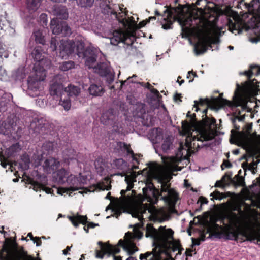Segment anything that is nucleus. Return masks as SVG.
Segmentation results:
<instances>
[{
  "label": "nucleus",
  "instance_id": "obj_1",
  "mask_svg": "<svg viewBox=\"0 0 260 260\" xmlns=\"http://www.w3.org/2000/svg\"><path fill=\"white\" fill-rule=\"evenodd\" d=\"M174 231L171 229H165L160 226L159 230H157L151 224H147L146 229L145 236L146 237H151L153 240V246L155 247L151 252H147L144 254H141L139 256L140 260L147 259L148 257L152 255L150 260H158L160 252L159 250L162 247L167 245L170 240H173Z\"/></svg>",
  "mask_w": 260,
  "mask_h": 260
},
{
  "label": "nucleus",
  "instance_id": "obj_2",
  "mask_svg": "<svg viewBox=\"0 0 260 260\" xmlns=\"http://www.w3.org/2000/svg\"><path fill=\"white\" fill-rule=\"evenodd\" d=\"M231 224L220 225L217 223V220L207 222L206 224V233L209 234V238L212 236L218 238H223L228 240L238 241V229Z\"/></svg>",
  "mask_w": 260,
  "mask_h": 260
},
{
  "label": "nucleus",
  "instance_id": "obj_3",
  "mask_svg": "<svg viewBox=\"0 0 260 260\" xmlns=\"http://www.w3.org/2000/svg\"><path fill=\"white\" fill-rule=\"evenodd\" d=\"M108 9H104V13L106 14H110L112 17H114L119 23H121L122 26L126 29V32L122 31L121 29L115 30L113 33V37L110 38L111 44L113 45H117L120 42L127 44L126 41L130 37V21L126 19L125 17L123 18V16L125 15L124 12H122V18L118 16L116 12L112 9V8L108 5H106Z\"/></svg>",
  "mask_w": 260,
  "mask_h": 260
},
{
  "label": "nucleus",
  "instance_id": "obj_4",
  "mask_svg": "<svg viewBox=\"0 0 260 260\" xmlns=\"http://www.w3.org/2000/svg\"><path fill=\"white\" fill-rule=\"evenodd\" d=\"M101 245V251H96V257L99 258H103L105 254H107L109 256L112 255L113 260H122L120 256H115L114 255L120 251L119 246H121L130 255V232L128 231L125 233L124 239H120L117 246L105 245L101 242H99Z\"/></svg>",
  "mask_w": 260,
  "mask_h": 260
},
{
  "label": "nucleus",
  "instance_id": "obj_5",
  "mask_svg": "<svg viewBox=\"0 0 260 260\" xmlns=\"http://www.w3.org/2000/svg\"><path fill=\"white\" fill-rule=\"evenodd\" d=\"M242 94H244L242 91L241 86L236 84V89L234 92L233 101H230L222 98L223 93H221L216 98L220 99V102L217 104H213V108L216 109L220 107L228 106L230 108H236L240 106L242 110H246L247 112H251L252 110L247 106V101L244 99Z\"/></svg>",
  "mask_w": 260,
  "mask_h": 260
},
{
  "label": "nucleus",
  "instance_id": "obj_6",
  "mask_svg": "<svg viewBox=\"0 0 260 260\" xmlns=\"http://www.w3.org/2000/svg\"><path fill=\"white\" fill-rule=\"evenodd\" d=\"M35 73L29 76L27 79V93L30 96L39 95L42 89L41 81L46 78V70L43 68L37 69V66L34 67Z\"/></svg>",
  "mask_w": 260,
  "mask_h": 260
},
{
  "label": "nucleus",
  "instance_id": "obj_7",
  "mask_svg": "<svg viewBox=\"0 0 260 260\" xmlns=\"http://www.w3.org/2000/svg\"><path fill=\"white\" fill-rule=\"evenodd\" d=\"M159 182L160 183L161 187L160 191L159 192V190H157L158 196H156L155 193L153 192V196L155 198V201L153 203H157L158 198L160 196L161 199L168 206L174 207L178 199V193L174 188H171V184L169 183V181H166L164 179L161 178L159 179Z\"/></svg>",
  "mask_w": 260,
  "mask_h": 260
},
{
  "label": "nucleus",
  "instance_id": "obj_8",
  "mask_svg": "<svg viewBox=\"0 0 260 260\" xmlns=\"http://www.w3.org/2000/svg\"><path fill=\"white\" fill-rule=\"evenodd\" d=\"M125 181L127 185L126 189L121 190V197L119 198H116L112 200L111 193L109 192L105 197V199L110 200L117 210L130 213V182L128 177H126Z\"/></svg>",
  "mask_w": 260,
  "mask_h": 260
},
{
  "label": "nucleus",
  "instance_id": "obj_9",
  "mask_svg": "<svg viewBox=\"0 0 260 260\" xmlns=\"http://www.w3.org/2000/svg\"><path fill=\"white\" fill-rule=\"evenodd\" d=\"M244 5L250 14L255 17L256 22L253 27V33L256 36L251 40L252 42H260V0H241L239 5Z\"/></svg>",
  "mask_w": 260,
  "mask_h": 260
},
{
  "label": "nucleus",
  "instance_id": "obj_10",
  "mask_svg": "<svg viewBox=\"0 0 260 260\" xmlns=\"http://www.w3.org/2000/svg\"><path fill=\"white\" fill-rule=\"evenodd\" d=\"M247 76V80L243 82L241 86L242 91L244 94H249L254 90H258L259 82L256 79H252L253 75H260V66L258 65H251L249 69L245 71L243 74Z\"/></svg>",
  "mask_w": 260,
  "mask_h": 260
},
{
  "label": "nucleus",
  "instance_id": "obj_11",
  "mask_svg": "<svg viewBox=\"0 0 260 260\" xmlns=\"http://www.w3.org/2000/svg\"><path fill=\"white\" fill-rule=\"evenodd\" d=\"M197 6H201L199 9L203 15V18L207 23L215 24L218 21V17L220 10L214 6L210 7L208 6L207 0H197L196 2Z\"/></svg>",
  "mask_w": 260,
  "mask_h": 260
},
{
  "label": "nucleus",
  "instance_id": "obj_12",
  "mask_svg": "<svg viewBox=\"0 0 260 260\" xmlns=\"http://www.w3.org/2000/svg\"><path fill=\"white\" fill-rule=\"evenodd\" d=\"M238 241L241 243L255 240L260 242V223L258 221L256 222L253 227H250L247 224L244 227L242 226L238 234Z\"/></svg>",
  "mask_w": 260,
  "mask_h": 260
},
{
  "label": "nucleus",
  "instance_id": "obj_13",
  "mask_svg": "<svg viewBox=\"0 0 260 260\" xmlns=\"http://www.w3.org/2000/svg\"><path fill=\"white\" fill-rule=\"evenodd\" d=\"M74 41L61 40H59L57 37L52 38L50 42V48L52 51H58L59 55L64 58L72 54L74 51Z\"/></svg>",
  "mask_w": 260,
  "mask_h": 260
},
{
  "label": "nucleus",
  "instance_id": "obj_14",
  "mask_svg": "<svg viewBox=\"0 0 260 260\" xmlns=\"http://www.w3.org/2000/svg\"><path fill=\"white\" fill-rule=\"evenodd\" d=\"M252 123H247L242 131L239 130H231V136L237 142L238 145L248 147L251 141V133Z\"/></svg>",
  "mask_w": 260,
  "mask_h": 260
},
{
  "label": "nucleus",
  "instance_id": "obj_15",
  "mask_svg": "<svg viewBox=\"0 0 260 260\" xmlns=\"http://www.w3.org/2000/svg\"><path fill=\"white\" fill-rule=\"evenodd\" d=\"M216 120L215 118L213 117L210 118L207 115H206V117L203 118L202 120L200 121L202 129L198 135L193 137V141L197 140V141L203 142L204 141H207L212 140L213 138V136L206 128L210 130L212 126L216 125Z\"/></svg>",
  "mask_w": 260,
  "mask_h": 260
},
{
  "label": "nucleus",
  "instance_id": "obj_16",
  "mask_svg": "<svg viewBox=\"0 0 260 260\" xmlns=\"http://www.w3.org/2000/svg\"><path fill=\"white\" fill-rule=\"evenodd\" d=\"M83 180H84V177L81 176L80 174L79 176L71 175L66 179L68 187L58 189L57 192L58 193L62 194L61 191H63V192H66L68 191H74L82 189L84 186Z\"/></svg>",
  "mask_w": 260,
  "mask_h": 260
},
{
  "label": "nucleus",
  "instance_id": "obj_17",
  "mask_svg": "<svg viewBox=\"0 0 260 260\" xmlns=\"http://www.w3.org/2000/svg\"><path fill=\"white\" fill-rule=\"evenodd\" d=\"M218 217L219 220L221 221L223 225L226 224H231L232 226L236 227V228L239 231L238 233H240L242 226L243 220L238 214L231 212L228 214L220 215Z\"/></svg>",
  "mask_w": 260,
  "mask_h": 260
},
{
  "label": "nucleus",
  "instance_id": "obj_18",
  "mask_svg": "<svg viewBox=\"0 0 260 260\" xmlns=\"http://www.w3.org/2000/svg\"><path fill=\"white\" fill-rule=\"evenodd\" d=\"M44 53L45 52L40 46L36 47L31 52L32 57L37 61L34 67L37 66L38 69L40 68L45 69L50 64V61L45 59H44Z\"/></svg>",
  "mask_w": 260,
  "mask_h": 260
},
{
  "label": "nucleus",
  "instance_id": "obj_19",
  "mask_svg": "<svg viewBox=\"0 0 260 260\" xmlns=\"http://www.w3.org/2000/svg\"><path fill=\"white\" fill-rule=\"evenodd\" d=\"M63 78L61 75H57L53 77L49 88L50 93L51 95L62 96L61 93L63 92Z\"/></svg>",
  "mask_w": 260,
  "mask_h": 260
},
{
  "label": "nucleus",
  "instance_id": "obj_20",
  "mask_svg": "<svg viewBox=\"0 0 260 260\" xmlns=\"http://www.w3.org/2000/svg\"><path fill=\"white\" fill-rule=\"evenodd\" d=\"M211 38L209 36L200 38L194 45V51L197 55H200L206 52L208 48H212Z\"/></svg>",
  "mask_w": 260,
  "mask_h": 260
},
{
  "label": "nucleus",
  "instance_id": "obj_21",
  "mask_svg": "<svg viewBox=\"0 0 260 260\" xmlns=\"http://www.w3.org/2000/svg\"><path fill=\"white\" fill-rule=\"evenodd\" d=\"M116 116L114 113V110L112 109H109L104 113L101 116V121L104 125H113V131L118 133H122V131L120 129H117L115 128V120L116 119Z\"/></svg>",
  "mask_w": 260,
  "mask_h": 260
},
{
  "label": "nucleus",
  "instance_id": "obj_22",
  "mask_svg": "<svg viewBox=\"0 0 260 260\" xmlns=\"http://www.w3.org/2000/svg\"><path fill=\"white\" fill-rule=\"evenodd\" d=\"M229 30L235 35L242 32L245 27V24L242 19L238 17L233 18V19H229L228 21Z\"/></svg>",
  "mask_w": 260,
  "mask_h": 260
},
{
  "label": "nucleus",
  "instance_id": "obj_23",
  "mask_svg": "<svg viewBox=\"0 0 260 260\" xmlns=\"http://www.w3.org/2000/svg\"><path fill=\"white\" fill-rule=\"evenodd\" d=\"M59 165L60 162L57 159L50 157L44 160L42 167L45 172L47 174H51L55 172L59 167Z\"/></svg>",
  "mask_w": 260,
  "mask_h": 260
},
{
  "label": "nucleus",
  "instance_id": "obj_24",
  "mask_svg": "<svg viewBox=\"0 0 260 260\" xmlns=\"http://www.w3.org/2000/svg\"><path fill=\"white\" fill-rule=\"evenodd\" d=\"M112 167L122 171V173H120L121 175H124L125 177H128L130 179V176L128 175L130 170L127 164L123 159L119 158L113 160L111 164ZM126 177H125V179Z\"/></svg>",
  "mask_w": 260,
  "mask_h": 260
},
{
  "label": "nucleus",
  "instance_id": "obj_25",
  "mask_svg": "<svg viewBox=\"0 0 260 260\" xmlns=\"http://www.w3.org/2000/svg\"><path fill=\"white\" fill-rule=\"evenodd\" d=\"M106 5L109 6L112 9L114 10L118 15V16L120 17V18H122L121 15H122V12H124L125 14V16H123V18L125 17L126 19H128L129 21L130 20L129 19V17L127 16L128 11H125V8H123L124 6H122V7L120 6L119 5H112L110 4V0H105V4H102L100 5V7L103 10V13L105 14L104 13V9H106V10L108 9L107 7H106Z\"/></svg>",
  "mask_w": 260,
  "mask_h": 260
},
{
  "label": "nucleus",
  "instance_id": "obj_26",
  "mask_svg": "<svg viewBox=\"0 0 260 260\" xmlns=\"http://www.w3.org/2000/svg\"><path fill=\"white\" fill-rule=\"evenodd\" d=\"M52 14L56 16L55 18L67 19L69 17L68 9L64 6L54 5L52 8Z\"/></svg>",
  "mask_w": 260,
  "mask_h": 260
},
{
  "label": "nucleus",
  "instance_id": "obj_27",
  "mask_svg": "<svg viewBox=\"0 0 260 260\" xmlns=\"http://www.w3.org/2000/svg\"><path fill=\"white\" fill-rule=\"evenodd\" d=\"M96 72L101 76H107V81L110 83L114 80V77L112 75H110V69L106 63H100L98 64L97 68H95Z\"/></svg>",
  "mask_w": 260,
  "mask_h": 260
},
{
  "label": "nucleus",
  "instance_id": "obj_28",
  "mask_svg": "<svg viewBox=\"0 0 260 260\" xmlns=\"http://www.w3.org/2000/svg\"><path fill=\"white\" fill-rule=\"evenodd\" d=\"M220 102L219 98H213L210 100L208 98H205L204 99L200 98L199 101H194V107L196 108L195 111L198 112L200 110V108L199 106H204L206 105L208 107H212L213 108V104H217Z\"/></svg>",
  "mask_w": 260,
  "mask_h": 260
},
{
  "label": "nucleus",
  "instance_id": "obj_29",
  "mask_svg": "<svg viewBox=\"0 0 260 260\" xmlns=\"http://www.w3.org/2000/svg\"><path fill=\"white\" fill-rule=\"evenodd\" d=\"M90 52H92V51L89 48H87L84 52V56L86 58V65L89 68L94 69L95 66L94 64L96 61L97 55L94 53H91Z\"/></svg>",
  "mask_w": 260,
  "mask_h": 260
},
{
  "label": "nucleus",
  "instance_id": "obj_30",
  "mask_svg": "<svg viewBox=\"0 0 260 260\" xmlns=\"http://www.w3.org/2000/svg\"><path fill=\"white\" fill-rule=\"evenodd\" d=\"M142 157V155L139 154H135L134 151L131 149V159L132 165H131V189L133 188V179L134 176L133 175V172L134 170L139 168L138 165L139 164L140 159Z\"/></svg>",
  "mask_w": 260,
  "mask_h": 260
},
{
  "label": "nucleus",
  "instance_id": "obj_31",
  "mask_svg": "<svg viewBox=\"0 0 260 260\" xmlns=\"http://www.w3.org/2000/svg\"><path fill=\"white\" fill-rule=\"evenodd\" d=\"M80 156L74 149H69L64 152V159L68 161V164L71 162H80Z\"/></svg>",
  "mask_w": 260,
  "mask_h": 260
},
{
  "label": "nucleus",
  "instance_id": "obj_32",
  "mask_svg": "<svg viewBox=\"0 0 260 260\" xmlns=\"http://www.w3.org/2000/svg\"><path fill=\"white\" fill-rule=\"evenodd\" d=\"M68 219L76 228L78 226L79 223L85 224L87 222V217L86 216L80 215L78 214L73 216H68Z\"/></svg>",
  "mask_w": 260,
  "mask_h": 260
},
{
  "label": "nucleus",
  "instance_id": "obj_33",
  "mask_svg": "<svg viewBox=\"0 0 260 260\" xmlns=\"http://www.w3.org/2000/svg\"><path fill=\"white\" fill-rule=\"evenodd\" d=\"M145 105L142 103H138L133 106V116L138 118L142 117L146 112Z\"/></svg>",
  "mask_w": 260,
  "mask_h": 260
},
{
  "label": "nucleus",
  "instance_id": "obj_34",
  "mask_svg": "<svg viewBox=\"0 0 260 260\" xmlns=\"http://www.w3.org/2000/svg\"><path fill=\"white\" fill-rule=\"evenodd\" d=\"M148 178L156 179L159 171L158 164L156 162H149L148 164Z\"/></svg>",
  "mask_w": 260,
  "mask_h": 260
},
{
  "label": "nucleus",
  "instance_id": "obj_35",
  "mask_svg": "<svg viewBox=\"0 0 260 260\" xmlns=\"http://www.w3.org/2000/svg\"><path fill=\"white\" fill-rule=\"evenodd\" d=\"M241 112L240 110H236L235 112L233 113V118H232V122L233 125V127L235 128L234 130H240V126L236 124V120L239 121H243L245 119V115H240Z\"/></svg>",
  "mask_w": 260,
  "mask_h": 260
},
{
  "label": "nucleus",
  "instance_id": "obj_36",
  "mask_svg": "<svg viewBox=\"0 0 260 260\" xmlns=\"http://www.w3.org/2000/svg\"><path fill=\"white\" fill-rule=\"evenodd\" d=\"M148 22L147 20H143L140 22L138 24H137L134 18L131 16V37H134L136 35V30L140 29V28L144 27Z\"/></svg>",
  "mask_w": 260,
  "mask_h": 260
},
{
  "label": "nucleus",
  "instance_id": "obj_37",
  "mask_svg": "<svg viewBox=\"0 0 260 260\" xmlns=\"http://www.w3.org/2000/svg\"><path fill=\"white\" fill-rule=\"evenodd\" d=\"M225 178H227V180H229L233 183L235 185H238L241 186H245V182L244 178L242 176H239V175H236L235 176V178L236 179V181H235L234 179H232L231 175L225 174L223 177L222 179H225Z\"/></svg>",
  "mask_w": 260,
  "mask_h": 260
},
{
  "label": "nucleus",
  "instance_id": "obj_38",
  "mask_svg": "<svg viewBox=\"0 0 260 260\" xmlns=\"http://www.w3.org/2000/svg\"><path fill=\"white\" fill-rule=\"evenodd\" d=\"M89 93L93 96H102L104 93V89L101 86L91 84L88 88Z\"/></svg>",
  "mask_w": 260,
  "mask_h": 260
},
{
  "label": "nucleus",
  "instance_id": "obj_39",
  "mask_svg": "<svg viewBox=\"0 0 260 260\" xmlns=\"http://www.w3.org/2000/svg\"><path fill=\"white\" fill-rule=\"evenodd\" d=\"M63 24H60L57 18H53L50 22V28L54 34L58 35L61 34V26Z\"/></svg>",
  "mask_w": 260,
  "mask_h": 260
},
{
  "label": "nucleus",
  "instance_id": "obj_40",
  "mask_svg": "<svg viewBox=\"0 0 260 260\" xmlns=\"http://www.w3.org/2000/svg\"><path fill=\"white\" fill-rule=\"evenodd\" d=\"M116 149L119 153V154L121 155H127L130 153L129 146L126 145L124 142H117V146Z\"/></svg>",
  "mask_w": 260,
  "mask_h": 260
},
{
  "label": "nucleus",
  "instance_id": "obj_41",
  "mask_svg": "<svg viewBox=\"0 0 260 260\" xmlns=\"http://www.w3.org/2000/svg\"><path fill=\"white\" fill-rule=\"evenodd\" d=\"M140 118L141 119L143 124L147 127L151 126L154 124L153 117L148 112H146Z\"/></svg>",
  "mask_w": 260,
  "mask_h": 260
},
{
  "label": "nucleus",
  "instance_id": "obj_42",
  "mask_svg": "<svg viewBox=\"0 0 260 260\" xmlns=\"http://www.w3.org/2000/svg\"><path fill=\"white\" fill-rule=\"evenodd\" d=\"M68 96H76L80 93V88L76 86L69 85L64 89Z\"/></svg>",
  "mask_w": 260,
  "mask_h": 260
},
{
  "label": "nucleus",
  "instance_id": "obj_43",
  "mask_svg": "<svg viewBox=\"0 0 260 260\" xmlns=\"http://www.w3.org/2000/svg\"><path fill=\"white\" fill-rule=\"evenodd\" d=\"M68 173L64 169H61L57 172L56 179L57 181L61 184H63L66 181L67 176Z\"/></svg>",
  "mask_w": 260,
  "mask_h": 260
},
{
  "label": "nucleus",
  "instance_id": "obj_44",
  "mask_svg": "<svg viewBox=\"0 0 260 260\" xmlns=\"http://www.w3.org/2000/svg\"><path fill=\"white\" fill-rule=\"evenodd\" d=\"M41 0H27V7L29 11H35L40 7Z\"/></svg>",
  "mask_w": 260,
  "mask_h": 260
},
{
  "label": "nucleus",
  "instance_id": "obj_45",
  "mask_svg": "<svg viewBox=\"0 0 260 260\" xmlns=\"http://www.w3.org/2000/svg\"><path fill=\"white\" fill-rule=\"evenodd\" d=\"M74 51L76 49L78 54L83 53L84 50L85 44L82 40H76L74 42Z\"/></svg>",
  "mask_w": 260,
  "mask_h": 260
},
{
  "label": "nucleus",
  "instance_id": "obj_46",
  "mask_svg": "<svg viewBox=\"0 0 260 260\" xmlns=\"http://www.w3.org/2000/svg\"><path fill=\"white\" fill-rule=\"evenodd\" d=\"M78 6L82 8H90L94 2V0H75Z\"/></svg>",
  "mask_w": 260,
  "mask_h": 260
},
{
  "label": "nucleus",
  "instance_id": "obj_47",
  "mask_svg": "<svg viewBox=\"0 0 260 260\" xmlns=\"http://www.w3.org/2000/svg\"><path fill=\"white\" fill-rule=\"evenodd\" d=\"M75 67V63L74 61H68L62 62L59 66V68L63 71H67L74 68Z\"/></svg>",
  "mask_w": 260,
  "mask_h": 260
},
{
  "label": "nucleus",
  "instance_id": "obj_48",
  "mask_svg": "<svg viewBox=\"0 0 260 260\" xmlns=\"http://www.w3.org/2000/svg\"><path fill=\"white\" fill-rule=\"evenodd\" d=\"M33 36L35 37V41L37 43L41 44H44V37L41 31H40V30L34 31Z\"/></svg>",
  "mask_w": 260,
  "mask_h": 260
},
{
  "label": "nucleus",
  "instance_id": "obj_49",
  "mask_svg": "<svg viewBox=\"0 0 260 260\" xmlns=\"http://www.w3.org/2000/svg\"><path fill=\"white\" fill-rule=\"evenodd\" d=\"M33 189L34 190H35L36 191H37L38 190H42L45 191V192L46 193H48V194L51 193V188L46 187L44 186V185H43L42 184H40L38 182H35L33 184Z\"/></svg>",
  "mask_w": 260,
  "mask_h": 260
},
{
  "label": "nucleus",
  "instance_id": "obj_50",
  "mask_svg": "<svg viewBox=\"0 0 260 260\" xmlns=\"http://www.w3.org/2000/svg\"><path fill=\"white\" fill-rule=\"evenodd\" d=\"M210 196L212 197L211 199V200L214 201L215 200H221L225 198V195L223 193H221L217 190H215L214 192L210 194Z\"/></svg>",
  "mask_w": 260,
  "mask_h": 260
},
{
  "label": "nucleus",
  "instance_id": "obj_51",
  "mask_svg": "<svg viewBox=\"0 0 260 260\" xmlns=\"http://www.w3.org/2000/svg\"><path fill=\"white\" fill-rule=\"evenodd\" d=\"M172 143V142H171V139L169 138H167L162 144V150L165 152H167L169 150Z\"/></svg>",
  "mask_w": 260,
  "mask_h": 260
},
{
  "label": "nucleus",
  "instance_id": "obj_52",
  "mask_svg": "<svg viewBox=\"0 0 260 260\" xmlns=\"http://www.w3.org/2000/svg\"><path fill=\"white\" fill-rule=\"evenodd\" d=\"M59 104L63 107L66 110H69L71 108V102L68 98L64 99L61 98Z\"/></svg>",
  "mask_w": 260,
  "mask_h": 260
},
{
  "label": "nucleus",
  "instance_id": "obj_53",
  "mask_svg": "<svg viewBox=\"0 0 260 260\" xmlns=\"http://www.w3.org/2000/svg\"><path fill=\"white\" fill-rule=\"evenodd\" d=\"M61 34L65 36H69L72 34L71 28L66 24L64 23L61 26Z\"/></svg>",
  "mask_w": 260,
  "mask_h": 260
},
{
  "label": "nucleus",
  "instance_id": "obj_54",
  "mask_svg": "<svg viewBox=\"0 0 260 260\" xmlns=\"http://www.w3.org/2000/svg\"><path fill=\"white\" fill-rule=\"evenodd\" d=\"M199 203H200V207L199 208L196 209L195 210V212H200L202 209V205L204 204H208V200L206 198H205L203 196H201L199 198V200L197 202V204H198Z\"/></svg>",
  "mask_w": 260,
  "mask_h": 260
},
{
  "label": "nucleus",
  "instance_id": "obj_55",
  "mask_svg": "<svg viewBox=\"0 0 260 260\" xmlns=\"http://www.w3.org/2000/svg\"><path fill=\"white\" fill-rule=\"evenodd\" d=\"M54 143L50 141H46L43 143L42 148L48 151L52 150L54 147Z\"/></svg>",
  "mask_w": 260,
  "mask_h": 260
},
{
  "label": "nucleus",
  "instance_id": "obj_56",
  "mask_svg": "<svg viewBox=\"0 0 260 260\" xmlns=\"http://www.w3.org/2000/svg\"><path fill=\"white\" fill-rule=\"evenodd\" d=\"M141 80H142V79L137 77L136 75L134 74L132 76H131V83H136L137 84L144 86L145 83L143 82H141Z\"/></svg>",
  "mask_w": 260,
  "mask_h": 260
},
{
  "label": "nucleus",
  "instance_id": "obj_57",
  "mask_svg": "<svg viewBox=\"0 0 260 260\" xmlns=\"http://www.w3.org/2000/svg\"><path fill=\"white\" fill-rule=\"evenodd\" d=\"M40 22L43 26H46L47 24V16L46 14H41L40 16Z\"/></svg>",
  "mask_w": 260,
  "mask_h": 260
},
{
  "label": "nucleus",
  "instance_id": "obj_58",
  "mask_svg": "<svg viewBox=\"0 0 260 260\" xmlns=\"http://www.w3.org/2000/svg\"><path fill=\"white\" fill-rule=\"evenodd\" d=\"M133 233L131 232V240L133 238ZM138 250V248L136 246L135 244L131 240V256L134 254V253Z\"/></svg>",
  "mask_w": 260,
  "mask_h": 260
},
{
  "label": "nucleus",
  "instance_id": "obj_59",
  "mask_svg": "<svg viewBox=\"0 0 260 260\" xmlns=\"http://www.w3.org/2000/svg\"><path fill=\"white\" fill-rule=\"evenodd\" d=\"M23 159L24 168L25 169H27L29 168V159L28 158L27 156H24Z\"/></svg>",
  "mask_w": 260,
  "mask_h": 260
},
{
  "label": "nucleus",
  "instance_id": "obj_60",
  "mask_svg": "<svg viewBox=\"0 0 260 260\" xmlns=\"http://www.w3.org/2000/svg\"><path fill=\"white\" fill-rule=\"evenodd\" d=\"M173 250L174 251H177V249L179 248L180 247H181V243L180 241H174L173 243Z\"/></svg>",
  "mask_w": 260,
  "mask_h": 260
},
{
  "label": "nucleus",
  "instance_id": "obj_61",
  "mask_svg": "<svg viewBox=\"0 0 260 260\" xmlns=\"http://www.w3.org/2000/svg\"><path fill=\"white\" fill-rule=\"evenodd\" d=\"M191 75L193 76V78L189 80V82H191L193 81V78L195 77H197V75L196 72H194L193 71H190L188 72L187 78L188 79H190L191 77Z\"/></svg>",
  "mask_w": 260,
  "mask_h": 260
},
{
  "label": "nucleus",
  "instance_id": "obj_62",
  "mask_svg": "<svg viewBox=\"0 0 260 260\" xmlns=\"http://www.w3.org/2000/svg\"><path fill=\"white\" fill-rule=\"evenodd\" d=\"M227 179V178H225V179H221V180L217 181L215 183V186L216 187H221L223 186V182H224Z\"/></svg>",
  "mask_w": 260,
  "mask_h": 260
},
{
  "label": "nucleus",
  "instance_id": "obj_63",
  "mask_svg": "<svg viewBox=\"0 0 260 260\" xmlns=\"http://www.w3.org/2000/svg\"><path fill=\"white\" fill-rule=\"evenodd\" d=\"M223 166H224L225 167V168H230L232 167V164L229 161L225 160H224V161L223 162V163L221 166L222 170L223 169Z\"/></svg>",
  "mask_w": 260,
  "mask_h": 260
},
{
  "label": "nucleus",
  "instance_id": "obj_64",
  "mask_svg": "<svg viewBox=\"0 0 260 260\" xmlns=\"http://www.w3.org/2000/svg\"><path fill=\"white\" fill-rule=\"evenodd\" d=\"M192 247L194 245H199L201 244V241L199 239L192 238Z\"/></svg>",
  "mask_w": 260,
  "mask_h": 260
}]
</instances>
